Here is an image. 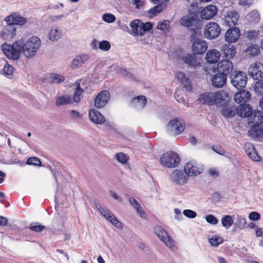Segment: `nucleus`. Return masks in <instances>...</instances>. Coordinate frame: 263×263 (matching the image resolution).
<instances>
[{
  "mask_svg": "<svg viewBox=\"0 0 263 263\" xmlns=\"http://www.w3.org/2000/svg\"><path fill=\"white\" fill-rule=\"evenodd\" d=\"M1 49L8 59L17 60L22 52L23 42L17 41L12 45L5 43L2 45Z\"/></svg>",
  "mask_w": 263,
  "mask_h": 263,
  "instance_id": "nucleus-1",
  "label": "nucleus"
},
{
  "mask_svg": "<svg viewBox=\"0 0 263 263\" xmlns=\"http://www.w3.org/2000/svg\"><path fill=\"white\" fill-rule=\"evenodd\" d=\"M224 100L223 91L204 93L201 94L199 98L201 103L209 105L220 103Z\"/></svg>",
  "mask_w": 263,
  "mask_h": 263,
  "instance_id": "nucleus-2",
  "label": "nucleus"
},
{
  "mask_svg": "<svg viewBox=\"0 0 263 263\" xmlns=\"http://www.w3.org/2000/svg\"><path fill=\"white\" fill-rule=\"evenodd\" d=\"M178 155L172 151L164 153L160 158V163L163 167L174 168L177 166L180 163Z\"/></svg>",
  "mask_w": 263,
  "mask_h": 263,
  "instance_id": "nucleus-3",
  "label": "nucleus"
},
{
  "mask_svg": "<svg viewBox=\"0 0 263 263\" xmlns=\"http://www.w3.org/2000/svg\"><path fill=\"white\" fill-rule=\"evenodd\" d=\"M41 45L40 39L36 36L29 39L24 44L23 43V50L25 56L27 58L33 57Z\"/></svg>",
  "mask_w": 263,
  "mask_h": 263,
  "instance_id": "nucleus-4",
  "label": "nucleus"
},
{
  "mask_svg": "<svg viewBox=\"0 0 263 263\" xmlns=\"http://www.w3.org/2000/svg\"><path fill=\"white\" fill-rule=\"evenodd\" d=\"M196 35V30L193 29L191 35V41L192 43V50L195 54H202L207 50V43L204 41L197 38Z\"/></svg>",
  "mask_w": 263,
  "mask_h": 263,
  "instance_id": "nucleus-5",
  "label": "nucleus"
},
{
  "mask_svg": "<svg viewBox=\"0 0 263 263\" xmlns=\"http://www.w3.org/2000/svg\"><path fill=\"white\" fill-rule=\"evenodd\" d=\"M231 84L238 89L244 88L248 81L247 74L241 71H234L230 74Z\"/></svg>",
  "mask_w": 263,
  "mask_h": 263,
  "instance_id": "nucleus-6",
  "label": "nucleus"
},
{
  "mask_svg": "<svg viewBox=\"0 0 263 263\" xmlns=\"http://www.w3.org/2000/svg\"><path fill=\"white\" fill-rule=\"evenodd\" d=\"M180 23L182 26L195 30L193 27H196L199 23L198 13L189 11L187 14L180 19Z\"/></svg>",
  "mask_w": 263,
  "mask_h": 263,
  "instance_id": "nucleus-7",
  "label": "nucleus"
},
{
  "mask_svg": "<svg viewBox=\"0 0 263 263\" xmlns=\"http://www.w3.org/2000/svg\"><path fill=\"white\" fill-rule=\"evenodd\" d=\"M220 32V28L217 23L210 22L205 28L204 34L206 39L213 40L218 37Z\"/></svg>",
  "mask_w": 263,
  "mask_h": 263,
  "instance_id": "nucleus-8",
  "label": "nucleus"
},
{
  "mask_svg": "<svg viewBox=\"0 0 263 263\" xmlns=\"http://www.w3.org/2000/svg\"><path fill=\"white\" fill-rule=\"evenodd\" d=\"M203 170V166L194 161H190L184 166V171L188 176H196Z\"/></svg>",
  "mask_w": 263,
  "mask_h": 263,
  "instance_id": "nucleus-9",
  "label": "nucleus"
},
{
  "mask_svg": "<svg viewBox=\"0 0 263 263\" xmlns=\"http://www.w3.org/2000/svg\"><path fill=\"white\" fill-rule=\"evenodd\" d=\"M249 73L254 80L263 78V64L260 62L252 64L249 68Z\"/></svg>",
  "mask_w": 263,
  "mask_h": 263,
  "instance_id": "nucleus-10",
  "label": "nucleus"
},
{
  "mask_svg": "<svg viewBox=\"0 0 263 263\" xmlns=\"http://www.w3.org/2000/svg\"><path fill=\"white\" fill-rule=\"evenodd\" d=\"M233 69V63L228 59L222 60L217 64V71L227 77L228 75L232 71Z\"/></svg>",
  "mask_w": 263,
  "mask_h": 263,
  "instance_id": "nucleus-11",
  "label": "nucleus"
},
{
  "mask_svg": "<svg viewBox=\"0 0 263 263\" xmlns=\"http://www.w3.org/2000/svg\"><path fill=\"white\" fill-rule=\"evenodd\" d=\"M185 122L184 121L179 118H175L171 120L168 124L172 130L174 131L176 135L180 134L183 132L185 128Z\"/></svg>",
  "mask_w": 263,
  "mask_h": 263,
  "instance_id": "nucleus-12",
  "label": "nucleus"
},
{
  "mask_svg": "<svg viewBox=\"0 0 263 263\" xmlns=\"http://www.w3.org/2000/svg\"><path fill=\"white\" fill-rule=\"evenodd\" d=\"M249 124L256 127L261 125L263 122V115L262 111L260 110L252 111V113L248 118Z\"/></svg>",
  "mask_w": 263,
  "mask_h": 263,
  "instance_id": "nucleus-13",
  "label": "nucleus"
},
{
  "mask_svg": "<svg viewBox=\"0 0 263 263\" xmlns=\"http://www.w3.org/2000/svg\"><path fill=\"white\" fill-rule=\"evenodd\" d=\"M110 98V93L108 90H102L100 91L95 100V105L97 108L104 107Z\"/></svg>",
  "mask_w": 263,
  "mask_h": 263,
  "instance_id": "nucleus-14",
  "label": "nucleus"
},
{
  "mask_svg": "<svg viewBox=\"0 0 263 263\" xmlns=\"http://www.w3.org/2000/svg\"><path fill=\"white\" fill-rule=\"evenodd\" d=\"M102 215L112 225L119 229H123L122 223L119 221L117 218L108 209H101Z\"/></svg>",
  "mask_w": 263,
  "mask_h": 263,
  "instance_id": "nucleus-15",
  "label": "nucleus"
},
{
  "mask_svg": "<svg viewBox=\"0 0 263 263\" xmlns=\"http://www.w3.org/2000/svg\"><path fill=\"white\" fill-rule=\"evenodd\" d=\"M240 31L238 28L234 27L230 28L225 33V40L227 42L232 43L236 42L239 38Z\"/></svg>",
  "mask_w": 263,
  "mask_h": 263,
  "instance_id": "nucleus-16",
  "label": "nucleus"
},
{
  "mask_svg": "<svg viewBox=\"0 0 263 263\" xmlns=\"http://www.w3.org/2000/svg\"><path fill=\"white\" fill-rule=\"evenodd\" d=\"M244 149L246 154L250 159L254 161H259L261 157L258 155L254 145L249 142H246L244 145Z\"/></svg>",
  "mask_w": 263,
  "mask_h": 263,
  "instance_id": "nucleus-17",
  "label": "nucleus"
},
{
  "mask_svg": "<svg viewBox=\"0 0 263 263\" xmlns=\"http://www.w3.org/2000/svg\"><path fill=\"white\" fill-rule=\"evenodd\" d=\"M224 118H232L237 115V107L229 103H224L221 110Z\"/></svg>",
  "mask_w": 263,
  "mask_h": 263,
  "instance_id": "nucleus-18",
  "label": "nucleus"
},
{
  "mask_svg": "<svg viewBox=\"0 0 263 263\" xmlns=\"http://www.w3.org/2000/svg\"><path fill=\"white\" fill-rule=\"evenodd\" d=\"M15 26L13 24L7 23V25L2 30V36L4 40H10L15 35Z\"/></svg>",
  "mask_w": 263,
  "mask_h": 263,
  "instance_id": "nucleus-19",
  "label": "nucleus"
},
{
  "mask_svg": "<svg viewBox=\"0 0 263 263\" xmlns=\"http://www.w3.org/2000/svg\"><path fill=\"white\" fill-rule=\"evenodd\" d=\"M251 93L246 90H241L237 92L234 96L235 102L238 104H245L250 101Z\"/></svg>",
  "mask_w": 263,
  "mask_h": 263,
  "instance_id": "nucleus-20",
  "label": "nucleus"
},
{
  "mask_svg": "<svg viewBox=\"0 0 263 263\" xmlns=\"http://www.w3.org/2000/svg\"><path fill=\"white\" fill-rule=\"evenodd\" d=\"M5 21L7 23L13 24L14 26L15 25H23L25 24L27 22L26 18L14 13L7 16L5 18Z\"/></svg>",
  "mask_w": 263,
  "mask_h": 263,
  "instance_id": "nucleus-21",
  "label": "nucleus"
},
{
  "mask_svg": "<svg viewBox=\"0 0 263 263\" xmlns=\"http://www.w3.org/2000/svg\"><path fill=\"white\" fill-rule=\"evenodd\" d=\"M90 120L97 124H102L105 122L104 117L97 110L91 109L89 112Z\"/></svg>",
  "mask_w": 263,
  "mask_h": 263,
  "instance_id": "nucleus-22",
  "label": "nucleus"
},
{
  "mask_svg": "<svg viewBox=\"0 0 263 263\" xmlns=\"http://www.w3.org/2000/svg\"><path fill=\"white\" fill-rule=\"evenodd\" d=\"M239 16L235 11H228L224 16L225 22L228 26H234L237 24Z\"/></svg>",
  "mask_w": 263,
  "mask_h": 263,
  "instance_id": "nucleus-23",
  "label": "nucleus"
},
{
  "mask_svg": "<svg viewBox=\"0 0 263 263\" xmlns=\"http://www.w3.org/2000/svg\"><path fill=\"white\" fill-rule=\"evenodd\" d=\"M227 77L219 72L215 74L211 79L212 84L217 88H221L226 85Z\"/></svg>",
  "mask_w": 263,
  "mask_h": 263,
  "instance_id": "nucleus-24",
  "label": "nucleus"
},
{
  "mask_svg": "<svg viewBox=\"0 0 263 263\" xmlns=\"http://www.w3.org/2000/svg\"><path fill=\"white\" fill-rule=\"evenodd\" d=\"M217 13V8L214 5H209L201 11V17L204 20L212 18Z\"/></svg>",
  "mask_w": 263,
  "mask_h": 263,
  "instance_id": "nucleus-25",
  "label": "nucleus"
},
{
  "mask_svg": "<svg viewBox=\"0 0 263 263\" xmlns=\"http://www.w3.org/2000/svg\"><path fill=\"white\" fill-rule=\"evenodd\" d=\"M221 51L224 57L229 59H233L236 54V48L231 44H226L223 45Z\"/></svg>",
  "mask_w": 263,
  "mask_h": 263,
  "instance_id": "nucleus-26",
  "label": "nucleus"
},
{
  "mask_svg": "<svg viewBox=\"0 0 263 263\" xmlns=\"http://www.w3.org/2000/svg\"><path fill=\"white\" fill-rule=\"evenodd\" d=\"M251 113H252V108L249 104H241L237 107V115L240 117L248 118Z\"/></svg>",
  "mask_w": 263,
  "mask_h": 263,
  "instance_id": "nucleus-27",
  "label": "nucleus"
},
{
  "mask_svg": "<svg viewBox=\"0 0 263 263\" xmlns=\"http://www.w3.org/2000/svg\"><path fill=\"white\" fill-rule=\"evenodd\" d=\"M175 77L181 84H183L184 87L186 88L187 91L192 90V86L190 80L186 77L184 73L178 71L175 74Z\"/></svg>",
  "mask_w": 263,
  "mask_h": 263,
  "instance_id": "nucleus-28",
  "label": "nucleus"
},
{
  "mask_svg": "<svg viewBox=\"0 0 263 263\" xmlns=\"http://www.w3.org/2000/svg\"><path fill=\"white\" fill-rule=\"evenodd\" d=\"M220 58L219 51L213 49L209 50L206 54V60L208 63L215 64L219 61Z\"/></svg>",
  "mask_w": 263,
  "mask_h": 263,
  "instance_id": "nucleus-29",
  "label": "nucleus"
},
{
  "mask_svg": "<svg viewBox=\"0 0 263 263\" xmlns=\"http://www.w3.org/2000/svg\"><path fill=\"white\" fill-rule=\"evenodd\" d=\"M89 57L87 54L77 55L72 61L71 67L72 69H76L81 67L87 61Z\"/></svg>",
  "mask_w": 263,
  "mask_h": 263,
  "instance_id": "nucleus-30",
  "label": "nucleus"
},
{
  "mask_svg": "<svg viewBox=\"0 0 263 263\" xmlns=\"http://www.w3.org/2000/svg\"><path fill=\"white\" fill-rule=\"evenodd\" d=\"M169 2L168 0H164V3H159L154 6L148 11V13L151 17H154L158 14L162 12L166 8V5Z\"/></svg>",
  "mask_w": 263,
  "mask_h": 263,
  "instance_id": "nucleus-31",
  "label": "nucleus"
},
{
  "mask_svg": "<svg viewBox=\"0 0 263 263\" xmlns=\"http://www.w3.org/2000/svg\"><path fill=\"white\" fill-rule=\"evenodd\" d=\"M182 60L184 63L187 64L191 67H196L200 65V63L197 60L195 56L191 54H187L183 57Z\"/></svg>",
  "mask_w": 263,
  "mask_h": 263,
  "instance_id": "nucleus-32",
  "label": "nucleus"
},
{
  "mask_svg": "<svg viewBox=\"0 0 263 263\" xmlns=\"http://www.w3.org/2000/svg\"><path fill=\"white\" fill-rule=\"evenodd\" d=\"M155 233L158 236L161 241L166 239V238L168 235L167 232L161 227L157 226L154 229Z\"/></svg>",
  "mask_w": 263,
  "mask_h": 263,
  "instance_id": "nucleus-33",
  "label": "nucleus"
},
{
  "mask_svg": "<svg viewBox=\"0 0 263 263\" xmlns=\"http://www.w3.org/2000/svg\"><path fill=\"white\" fill-rule=\"evenodd\" d=\"M221 224L226 229H228L233 223L234 220L232 216L229 215H226L221 218Z\"/></svg>",
  "mask_w": 263,
  "mask_h": 263,
  "instance_id": "nucleus-34",
  "label": "nucleus"
},
{
  "mask_svg": "<svg viewBox=\"0 0 263 263\" xmlns=\"http://www.w3.org/2000/svg\"><path fill=\"white\" fill-rule=\"evenodd\" d=\"M133 102L143 108L146 104L147 100L145 96L143 95H140L135 97L133 99Z\"/></svg>",
  "mask_w": 263,
  "mask_h": 263,
  "instance_id": "nucleus-35",
  "label": "nucleus"
},
{
  "mask_svg": "<svg viewBox=\"0 0 263 263\" xmlns=\"http://www.w3.org/2000/svg\"><path fill=\"white\" fill-rule=\"evenodd\" d=\"M152 27L153 25L151 23H144L140 20V35H143L146 31L150 30Z\"/></svg>",
  "mask_w": 263,
  "mask_h": 263,
  "instance_id": "nucleus-36",
  "label": "nucleus"
},
{
  "mask_svg": "<svg viewBox=\"0 0 263 263\" xmlns=\"http://www.w3.org/2000/svg\"><path fill=\"white\" fill-rule=\"evenodd\" d=\"M84 92V90L81 87L80 84L77 83V87L74 90L73 100L74 102L78 103L81 100V95Z\"/></svg>",
  "mask_w": 263,
  "mask_h": 263,
  "instance_id": "nucleus-37",
  "label": "nucleus"
},
{
  "mask_svg": "<svg viewBox=\"0 0 263 263\" xmlns=\"http://www.w3.org/2000/svg\"><path fill=\"white\" fill-rule=\"evenodd\" d=\"M170 28V22L168 20H164L162 22H159L157 25V28L165 32H168Z\"/></svg>",
  "mask_w": 263,
  "mask_h": 263,
  "instance_id": "nucleus-38",
  "label": "nucleus"
},
{
  "mask_svg": "<svg viewBox=\"0 0 263 263\" xmlns=\"http://www.w3.org/2000/svg\"><path fill=\"white\" fill-rule=\"evenodd\" d=\"M50 81L53 83H59L64 81L65 78L63 76L56 73H51L49 76Z\"/></svg>",
  "mask_w": 263,
  "mask_h": 263,
  "instance_id": "nucleus-39",
  "label": "nucleus"
},
{
  "mask_svg": "<svg viewBox=\"0 0 263 263\" xmlns=\"http://www.w3.org/2000/svg\"><path fill=\"white\" fill-rule=\"evenodd\" d=\"M29 229L35 232H40L45 229V227L41 224L39 222H32L29 226Z\"/></svg>",
  "mask_w": 263,
  "mask_h": 263,
  "instance_id": "nucleus-40",
  "label": "nucleus"
},
{
  "mask_svg": "<svg viewBox=\"0 0 263 263\" xmlns=\"http://www.w3.org/2000/svg\"><path fill=\"white\" fill-rule=\"evenodd\" d=\"M61 37V32L55 28H52L49 34V39L51 41H57Z\"/></svg>",
  "mask_w": 263,
  "mask_h": 263,
  "instance_id": "nucleus-41",
  "label": "nucleus"
},
{
  "mask_svg": "<svg viewBox=\"0 0 263 263\" xmlns=\"http://www.w3.org/2000/svg\"><path fill=\"white\" fill-rule=\"evenodd\" d=\"M130 26L132 28V31L136 35H140V20H136L130 23Z\"/></svg>",
  "mask_w": 263,
  "mask_h": 263,
  "instance_id": "nucleus-42",
  "label": "nucleus"
},
{
  "mask_svg": "<svg viewBox=\"0 0 263 263\" xmlns=\"http://www.w3.org/2000/svg\"><path fill=\"white\" fill-rule=\"evenodd\" d=\"M249 17L250 22L256 24L260 20V15L256 10H253L249 14Z\"/></svg>",
  "mask_w": 263,
  "mask_h": 263,
  "instance_id": "nucleus-43",
  "label": "nucleus"
},
{
  "mask_svg": "<svg viewBox=\"0 0 263 263\" xmlns=\"http://www.w3.org/2000/svg\"><path fill=\"white\" fill-rule=\"evenodd\" d=\"M71 99L70 97L62 96L58 97L56 100V105L60 106L64 104H67L71 102Z\"/></svg>",
  "mask_w": 263,
  "mask_h": 263,
  "instance_id": "nucleus-44",
  "label": "nucleus"
},
{
  "mask_svg": "<svg viewBox=\"0 0 263 263\" xmlns=\"http://www.w3.org/2000/svg\"><path fill=\"white\" fill-rule=\"evenodd\" d=\"M209 242L211 246L218 247L219 245L223 242V239L220 236L215 235L209 239Z\"/></svg>",
  "mask_w": 263,
  "mask_h": 263,
  "instance_id": "nucleus-45",
  "label": "nucleus"
},
{
  "mask_svg": "<svg viewBox=\"0 0 263 263\" xmlns=\"http://www.w3.org/2000/svg\"><path fill=\"white\" fill-rule=\"evenodd\" d=\"M234 224H235L236 227H238L239 230H242L246 227L247 224L246 219L241 216H238L237 219Z\"/></svg>",
  "mask_w": 263,
  "mask_h": 263,
  "instance_id": "nucleus-46",
  "label": "nucleus"
},
{
  "mask_svg": "<svg viewBox=\"0 0 263 263\" xmlns=\"http://www.w3.org/2000/svg\"><path fill=\"white\" fill-rule=\"evenodd\" d=\"M117 160L121 163H126L129 159L128 156L123 153H118L116 155Z\"/></svg>",
  "mask_w": 263,
  "mask_h": 263,
  "instance_id": "nucleus-47",
  "label": "nucleus"
},
{
  "mask_svg": "<svg viewBox=\"0 0 263 263\" xmlns=\"http://www.w3.org/2000/svg\"><path fill=\"white\" fill-rule=\"evenodd\" d=\"M254 90L260 95H263V79L256 82Z\"/></svg>",
  "mask_w": 263,
  "mask_h": 263,
  "instance_id": "nucleus-48",
  "label": "nucleus"
},
{
  "mask_svg": "<svg viewBox=\"0 0 263 263\" xmlns=\"http://www.w3.org/2000/svg\"><path fill=\"white\" fill-rule=\"evenodd\" d=\"M248 51L252 56L257 55L260 52L259 46L255 45H251L248 47Z\"/></svg>",
  "mask_w": 263,
  "mask_h": 263,
  "instance_id": "nucleus-49",
  "label": "nucleus"
},
{
  "mask_svg": "<svg viewBox=\"0 0 263 263\" xmlns=\"http://www.w3.org/2000/svg\"><path fill=\"white\" fill-rule=\"evenodd\" d=\"M28 165H33L35 166H41L42 162L40 160L36 157H30L28 158L26 162Z\"/></svg>",
  "mask_w": 263,
  "mask_h": 263,
  "instance_id": "nucleus-50",
  "label": "nucleus"
},
{
  "mask_svg": "<svg viewBox=\"0 0 263 263\" xmlns=\"http://www.w3.org/2000/svg\"><path fill=\"white\" fill-rule=\"evenodd\" d=\"M102 19L104 22L110 23L115 21L116 17L111 13H105L103 15Z\"/></svg>",
  "mask_w": 263,
  "mask_h": 263,
  "instance_id": "nucleus-51",
  "label": "nucleus"
},
{
  "mask_svg": "<svg viewBox=\"0 0 263 263\" xmlns=\"http://www.w3.org/2000/svg\"><path fill=\"white\" fill-rule=\"evenodd\" d=\"M206 221L212 224L215 225L218 223V219L213 215L209 214L205 216Z\"/></svg>",
  "mask_w": 263,
  "mask_h": 263,
  "instance_id": "nucleus-52",
  "label": "nucleus"
},
{
  "mask_svg": "<svg viewBox=\"0 0 263 263\" xmlns=\"http://www.w3.org/2000/svg\"><path fill=\"white\" fill-rule=\"evenodd\" d=\"M13 67L9 64L6 65L3 68V73L5 76H12L13 72Z\"/></svg>",
  "mask_w": 263,
  "mask_h": 263,
  "instance_id": "nucleus-53",
  "label": "nucleus"
},
{
  "mask_svg": "<svg viewBox=\"0 0 263 263\" xmlns=\"http://www.w3.org/2000/svg\"><path fill=\"white\" fill-rule=\"evenodd\" d=\"M162 241L164 242L167 247H170L172 250H174V248H176L174 240L170 237L169 235L166 238V239H164Z\"/></svg>",
  "mask_w": 263,
  "mask_h": 263,
  "instance_id": "nucleus-54",
  "label": "nucleus"
},
{
  "mask_svg": "<svg viewBox=\"0 0 263 263\" xmlns=\"http://www.w3.org/2000/svg\"><path fill=\"white\" fill-rule=\"evenodd\" d=\"M99 48L102 50L108 51L110 48V44L107 41H102L99 43Z\"/></svg>",
  "mask_w": 263,
  "mask_h": 263,
  "instance_id": "nucleus-55",
  "label": "nucleus"
},
{
  "mask_svg": "<svg viewBox=\"0 0 263 263\" xmlns=\"http://www.w3.org/2000/svg\"><path fill=\"white\" fill-rule=\"evenodd\" d=\"M183 214L186 217L189 218H194L197 216V213L192 210L189 209H185L183 211Z\"/></svg>",
  "mask_w": 263,
  "mask_h": 263,
  "instance_id": "nucleus-56",
  "label": "nucleus"
},
{
  "mask_svg": "<svg viewBox=\"0 0 263 263\" xmlns=\"http://www.w3.org/2000/svg\"><path fill=\"white\" fill-rule=\"evenodd\" d=\"M212 148L214 152L221 155H224L226 153L224 149L219 145H214Z\"/></svg>",
  "mask_w": 263,
  "mask_h": 263,
  "instance_id": "nucleus-57",
  "label": "nucleus"
},
{
  "mask_svg": "<svg viewBox=\"0 0 263 263\" xmlns=\"http://www.w3.org/2000/svg\"><path fill=\"white\" fill-rule=\"evenodd\" d=\"M221 198H222V196L218 192H214L212 195L211 199L215 202H219Z\"/></svg>",
  "mask_w": 263,
  "mask_h": 263,
  "instance_id": "nucleus-58",
  "label": "nucleus"
},
{
  "mask_svg": "<svg viewBox=\"0 0 263 263\" xmlns=\"http://www.w3.org/2000/svg\"><path fill=\"white\" fill-rule=\"evenodd\" d=\"M249 218L253 221H256L260 218V215L257 212H252L249 215Z\"/></svg>",
  "mask_w": 263,
  "mask_h": 263,
  "instance_id": "nucleus-59",
  "label": "nucleus"
},
{
  "mask_svg": "<svg viewBox=\"0 0 263 263\" xmlns=\"http://www.w3.org/2000/svg\"><path fill=\"white\" fill-rule=\"evenodd\" d=\"M129 201L135 209L140 208V203L134 198L129 197Z\"/></svg>",
  "mask_w": 263,
  "mask_h": 263,
  "instance_id": "nucleus-60",
  "label": "nucleus"
},
{
  "mask_svg": "<svg viewBox=\"0 0 263 263\" xmlns=\"http://www.w3.org/2000/svg\"><path fill=\"white\" fill-rule=\"evenodd\" d=\"M209 174L212 177H217L219 176L218 171L215 168H211L209 171Z\"/></svg>",
  "mask_w": 263,
  "mask_h": 263,
  "instance_id": "nucleus-61",
  "label": "nucleus"
},
{
  "mask_svg": "<svg viewBox=\"0 0 263 263\" xmlns=\"http://www.w3.org/2000/svg\"><path fill=\"white\" fill-rule=\"evenodd\" d=\"M110 194L111 196L114 198L115 199L117 200L119 202L122 201V199L121 197H119L116 193L112 191H110Z\"/></svg>",
  "mask_w": 263,
  "mask_h": 263,
  "instance_id": "nucleus-62",
  "label": "nucleus"
},
{
  "mask_svg": "<svg viewBox=\"0 0 263 263\" xmlns=\"http://www.w3.org/2000/svg\"><path fill=\"white\" fill-rule=\"evenodd\" d=\"M136 211L138 215L141 217V218H145V212L144 211L140 208H136Z\"/></svg>",
  "mask_w": 263,
  "mask_h": 263,
  "instance_id": "nucleus-63",
  "label": "nucleus"
},
{
  "mask_svg": "<svg viewBox=\"0 0 263 263\" xmlns=\"http://www.w3.org/2000/svg\"><path fill=\"white\" fill-rule=\"evenodd\" d=\"M8 223V219L4 216H0V226H5Z\"/></svg>",
  "mask_w": 263,
  "mask_h": 263,
  "instance_id": "nucleus-64",
  "label": "nucleus"
}]
</instances>
